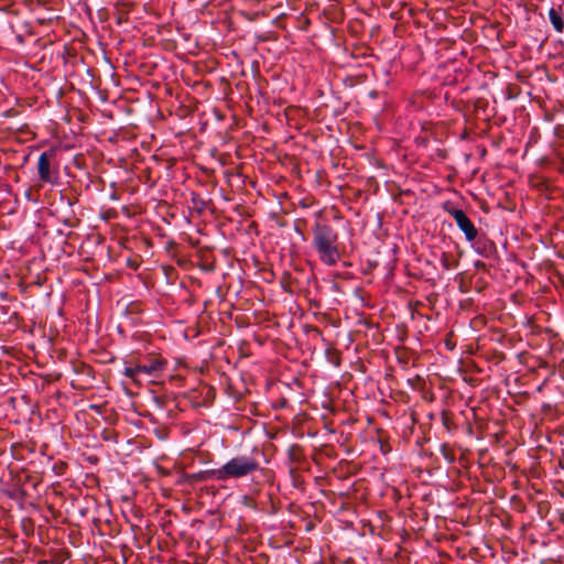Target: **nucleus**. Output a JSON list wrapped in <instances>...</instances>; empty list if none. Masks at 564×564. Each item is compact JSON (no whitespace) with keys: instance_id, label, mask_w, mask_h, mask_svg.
Masks as SVG:
<instances>
[{"instance_id":"obj_3","label":"nucleus","mask_w":564,"mask_h":564,"mask_svg":"<svg viewBox=\"0 0 564 564\" xmlns=\"http://www.w3.org/2000/svg\"><path fill=\"white\" fill-rule=\"evenodd\" d=\"M443 209L454 218L457 227L464 232L465 239L468 242H474L477 238L478 230L466 213L463 209L456 208L449 202L443 205Z\"/></svg>"},{"instance_id":"obj_9","label":"nucleus","mask_w":564,"mask_h":564,"mask_svg":"<svg viewBox=\"0 0 564 564\" xmlns=\"http://www.w3.org/2000/svg\"><path fill=\"white\" fill-rule=\"evenodd\" d=\"M441 263L445 270H452L454 268L447 253L442 254Z\"/></svg>"},{"instance_id":"obj_8","label":"nucleus","mask_w":564,"mask_h":564,"mask_svg":"<svg viewBox=\"0 0 564 564\" xmlns=\"http://www.w3.org/2000/svg\"><path fill=\"white\" fill-rule=\"evenodd\" d=\"M122 375L124 377L133 380L134 382H138L139 377L141 376L140 370H139V364L135 366L124 367Z\"/></svg>"},{"instance_id":"obj_7","label":"nucleus","mask_w":564,"mask_h":564,"mask_svg":"<svg viewBox=\"0 0 564 564\" xmlns=\"http://www.w3.org/2000/svg\"><path fill=\"white\" fill-rule=\"evenodd\" d=\"M549 19L556 32L562 33L564 31V21L561 9L551 8L549 11Z\"/></svg>"},{"instance_id":"obj_6","label":"nucleus","mask_w":564,"mask_h":564,"mask_svg":"<svg viewBox=\"0 0 564 564\" xmlns=\"http://www.w3.org/2000/svg\"><path fill=\"white\" fill-rule=\"evenodd\" d=\"M194 478L197 480H200V481L214 480V481L221 482V476H220L219 468L200 470L194 475Z\"/></svg>"},{"instance_id":"obj_4","label":"nucleus","mask_w":564,"mask_h":564,"mask_svg":"<svg viewBox=\"0 0 564 564\" xmlns=\"http://www.w3.org/2000/svg\"><path fill=\"white\" fill-rule=\"evenodd\" d=\"M55 150L51 149L50 151L43 152L39 156L37 161V173L39 177L42 182L53 183V177L51 174V159L54 158Z\"/></svg>"},{"instance_id":"obj_1","label":"nucleus","mask_w":564,"mask_h":564,"mask_svg":"<svg viewBox=\"0 0 564 564\" xmlns=\"http://www.w3.org/2000/svg\"><path fill=\"white\" fill-rule=\"evenodd\" d=\"M312 232L313 246L321 262L329 267L335 265L340 259L337 231L328 224L315 223Z\"/></svg>"},{"instance_id":"obj_5","label":"nucleus","mask_w":564,"mask_h":564,"mask_svg":"<svg viewBox=\"0 0 564 564\" xmlns=\"http://www.w3.org/2000/svg\"><path fill=\"white\" fill-rule=\"evenodd\" d=\"M167 362L162 358H152L147 364H139L141 375L156 378L163 373Z\"/></svg>"},{"instance_id":"obj_2","label":"nucleus","mask_w":564,"mask_h":564,"mask_svg":"<svg viewBox=\"0 0 564 564\" xmlns=\"http://www.w3.org/2000/svg\"><path fill=\"white\" fill-rule=\"evenodd\" d=\"M221 482L231 479H242L260 470L259 460L251 455H237L219 467Z\"/></svg>"}]
</instances>
